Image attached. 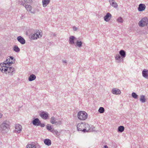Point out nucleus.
Listing matches in <instances>:
<instances>
[{"label":"nucleus","mask_w":148,"mask_h":148,"mask_svg":"<svg viewBox=\"0 0 148 148\" xmlns=\"http://www.w3.org/2000/svg\"><path fill=\"white\" fill-rule=\"evenodd\" d=\"M90 125L86 122L80 123L77 125V130L84 133L90 132Z\"/></svg>","instance_id":"1"},{"label":"nucleus","mask_w":148,"mask_h":148,"mask_svg":"<svg viewBox=\"0 0 148 148\" xmlns=\"http://www.w3.org/2000/svg\"><path fill=\"white\" fill-rule=\"evenodd\" d=\"M8 66H6L4 64H0V70L3 73H13L14 72L15 69L14 68L10 67Z\"/></svg>","instance_id":"2"},{"label":"nucleus","mask_w":148,"mask_h":148,"mask_svg":"<svg viewBox=\"0 0 148 148\" xmlns=\"http://www.w3.org/2000/svg\"><path fill=\"white\" fill-rule=\"evenodd\" d=\"M10 130L9 122L8 121L4 122L0 125V131L3 134L8 132Z\"/></svg>","instance_id":"3"},{"label":"nucleus","mask_w":148,"mask_h":148,"mask_svg":"<svg viewBox=\"0 0 148 148\" xmlns=\"http://www.w3.org/2000/svg\"><path fill=\"white\" fill-rule=\"evenodd\" d=\"M77 116L79 119L84 120L87 118L88 114L85 111H80L78 113Z\"/></svg>","instance_id":"4"},{"label":"nucleus","mask_w":148,"mask_h":148,"mask_svg":"<svg viewBox=\"0 0 148 148\" xmlns=\"http://www.w3.org/2000/svg\"><path fill=\"white\" fill-rule=\"evenodd\" d=\"M15 59L12 56H10L7 58L6 61H5L3 63L1 64H4L6 65V66H10L14 62Z\"/></svg>","instance_id":"5"},{"label":"nucleus","mask_w":148,"mask_h":148,"mask_svg":"<svg viewBox=\"0 0 148 148\" xmlns=\"http://www.w3.org/2000/svg\"><path fill=\"white\" fill-rule=\"evenodd\" d=\"M50 122L52 124H55L56 125H60L62 124L61 121L57 120L54 116L51 117Z\"/></svg>","instance_id":"6"},{"label":"nucleus","mask_w":148,"mask_h":148,"mask_svg":"<svg viewBox=\"0 0 148 148\" xmlns=\"http://www.w3.org/2000/svg\"><path fill=\"white\" fill-rule=\"evenodd\" d=\"M147 20V17H145L142 18L138 23V25L140 27H143L146 25V21Z\"/></svg>","instance_id":"7"},{"label":"nucleus","mask_w":148,"mask_h":148,"mask_svg":"<svg viewBox=\"0 0 148 148\" xmlns=\"http://www.w3.org/2000/svg\"><path fill=\"white\" fill-rule=\"evenodd\" d=\"M115 59L116 62L117 63L121 62H123V58H122L119 54H117L116 55L115 57Z\"/></svg>","instance_id":"8"},{"label":"nucleus","mask_w":148,"mask_h":148,"mask_svg":"<svg viewBox=\"0 0 148 148\" xmlns=\"http://www.w3.org/2000/svg\"><path fill=\"white\" fill-rule=\"evenodd\" d=\"M112 15L109 12L107 13L106 15L104 17V19L106 22H109L112 18Z\"/></svg>","instance_id":"9"},{"label":"nucleus","mask_w":148,"mask_h":148,"mask_svg":"<svg viewBox=\"0 0 148 148\" xmlns=\"http://www.w3.org/2000/svg\"><path fill=\"white\" fill-rule=\"evenodd\" d=\"M40 121L38 118L35 119L32 121V123L33 125L36 126H38L40 124Z\"/></svg>","instance_id":"10"},{"label":"nucleus","mask_w":148,"mask_h":148,"mask_svg":"<svg viewBox=\"0 0 148 148\" xmlns=\"http://www.w3.org/2000/svg\"><path fill=\"white\" fill-rule=\"evenodd\" d=\"M146 7V6L144 4L140 3L138 5V10L140 12L143 11L145 10Z\"/></svg>","instance_id":"11"},{"label":"nucleus","mask_w":148,"mask_h":148,"mask_svg":"<svg viewBox=\"0 0 148 148\" xmlns=\"http://www.w3.org/2000/svg\"><path fill=\"white\" fill-rule=\"evenodd\" d=\"M112 93L114 95H120L121 93L120 90L117 88H113L111 91Z\"/></svg>","instance_id":"12"},{"label":"nucleus","mask_w":148,"mask_h":148,"mask_svg":"<svg viewBox=\"0 0 148 148\" xmlns=\"http://www.w3.org/2000/svg\"><path fill=\"white\" fill-rule=\"evenodd\" d=\"M22 127L19 124L16 125L15 127V131L16 132L18 133H20L22 130Z\"/></svg>","instance_id":"13"},{"label":"nucleus","mask_w":148,"mask_h":148,"mask_svg":"<svg viewBox=\"0 0 148 148\" xmlns=\"http://www.w3.org/2000/svg\"><path fill=\"white\" fill-rule=\"evenodd\" d=\"M40 116L43 119H47L48 117V114L47 112H42L41 113Z\"/></svg>","instance_id":"14"},{"label":"nucleus","mask_w":148,"mask_h":148,"mask_svg":"<svg viewBox=\"0 0 148 148\" xmlns=\"http://www.w3.org/2000/svg\"><path fill=\"white\" fill-rule=\"evenodd\" d=\"M143 76L145 78L148 79V70L144 69L142 72Z\"/></svg>","instance_id":"15"},{"label":"nucleus","mask_w":148,"mask_h":148,"mask_svg":"<svg viewBox=\"0 0 148 148\" xmlns=\"http://www.w3.org/2000/svg\"><path fill=\"white\" fill-rule=\"evenodd\" d=\"M17 40L22 45H24L25 43V41L24 39L20 36L17 37Z\"/></svg>","instance_id":"16"},{"label":"nucleus","mask_w":148,"mask_h":148,"mask_svg":"<svg viewBox=\"0 0 148 148\" xmlns=\"http://www.w3.org/2000/svg\"><path fill=\"white\" fill-rule=\"evenodd\" d=\"M76 39L75 37L74 36H71L69 37V44L71 45H73L75 44L74 40Z\"/></svg>","instance_id":"17"},{"label":"nucleus","mask_w":148,"mask_h":148,"mask_svg":"<svg viewBox=\"0 0 148 148\" xmlns=\"http://www.w3.org/2000/svg\"><path fill=\"white\" fill-rule=\"evenodd\" d=\"M119 55L123 59L126 57V54L125 51L123 50H120L119 51Z\"/></svg>","instance_id":"18"},{"label":"nucleus","mask_w":148,"mask_h":148,"mask_svg":"<svg viewBox=\"0 0 148 148\" xmlns=\"http://www.w3.org/2000/svg\"><path fill=\"white\" fill-rule=\"evenodd\" d=\"M50 0H42V5L44 7H46L49 3Z\"/></svg>","instance_id":"19"},{"label":"nucleus","mask_w":148,"mask_h":148,"mask_svg":"<svg viewBox=\"0 0 148 148\" xmlns=\"http://www.w3.org/2000/svg\"><path fill=\"white\" fill-rule=\"evenodd\" d=\"M26 148H36V147L35 143H33L28 144L26 146Z\"/></svg>","instance_id":"20"},{"label":"nucleus","mask_w":148,"mask_h":148,"mask_svg":"<svg viewBox=\"0 0 148 148\" xmlns=\"http://www.w3.org/2000/svg\"><path fill=\"white\" fill-rule=\"evenodd\" d=\"M36 78V76L35 75L32 74L28 77V80L29 81H32L35 80Z\"/></svg>","instance_id":"21"},{"label":"nucleus","mask_w":148,"mask_h":148,"mask_svg":"<svg viewBox=\"0 0 148 148\" xmlns=\"http://www.w3.org/2000/svg\"><path fill=\"white\" fill-rule=\"evenodd\" d=\"M24 7L27 11H30L32 13H34L33 12L31 11V10L32 9V7L31 5H27L26 4L24 6Z\"/></svg>","instance_id":"22"},{"label":"nucleus","mask_w":148,"mask_h":148,"mask_svg":"<svg viewBox=\"0 0 148 148\" xmlns=\"http://www.w3.org/2000/svg\"><path fill=\"white\" fill-rule=\"evenodd\" d=\"M40 38V37H39V35L37 33V32L31 36V38L33 40L36 39L38 38Z\"/></svg>","instance_id":"23"},{"label":"nucleus","mask_w":148,"mask_h":148,"mask_svg":"<svg viewBox=\"0 0 148 148\" xmlns=\"http://www.w3.org/2000/svg\"><path fill=\"white\" fill-rule=\"evenodd\" d=\"M44 143L47 145L50 146L51 144V141L49 139H46L44 141Z\"/></svg>","instance_id":"24"},{"label":"nucleus","mask_w":148,"mask_h":148,"mask_svg":"<svg viewBox=\"0 0 148 148\" xmlns=\"http://www.w3.org/2000/svg\"><path fill=\"white\" fill-rule=\"evenodd\" d=\"M140 100L141 102L144 103L146 101V99L145 95H142L140 96Z\"/></svg>","instance_id":"25"},{"label":"nucleus","mask_w":148,"mask_h":148,"mask_svg":"<svg viewBox=\"0 0 148 148\" xmlns=\"http://www.w3.org/2000/svg\"><path fill=\"white\" fill-rule=\"evenodd\" d=\"M124 129L125 128L123 126H120L118 127L117 131L119 132L122 133L124 131Z\"/></svg>","instance_id":"26"},{"label":"nucleus","mask_w":148,"mask_h":148,"mask_svg":"<svg viewBox=\"0 0 148 148\" xmlns=\"http://www.w3.org/2000/svg\"><path fill=\"white\" fill-rule=\"evenodd\" d=\"M110 3L111 5L114 8H116L118 7V5L115 1Z\"/></svg>","instance_id":"27"},{"label":"nucleus","mask_w":148,"mask_h":148,"mask_svg":"<svg viewBox=\"0 0 148 148\" xmlns=\"http://www.w3.org/2000/svg\"><path fill=\"white\" fill-rule=\"evenodd\" d=\"M82 42L81 41L77 40L76 42V45L75 46L81 47L82 46Z\"/></svg>","instance_id":"28"},{"label":"nucleus","mask_w":148,"mask_h":148,"mask_svg":"<svg viewBox=\"0 0 148 148\" xmlns=\"http://www.w3.org/2000/svg\"><path fill=\"white\" fill-rule=\"evenodd\" d=\"M26 0H19V4L21 5H23L24 6L26 5Z\"/></svg>","instance_id":"29"},{"label":"nucleus","mask_w":148,"mask_h":148,"mask_svg":"<svg viewBox=\"0 0 148 148\" xmlns=\"http://www.w3.org/2000/svg\"><path fill=\"white\" fill-rule=\"evenodd\" d=\"M13 49L16 52H18L20 51L19 48L17 45H15L13 47Z\"/></svg>","instance_id":"30"},{"label":"nucleus","mask_w":148,"mask_h":148,"mask_svg":"<svg viewBox=\"0 0 148 148\" xmlns=\"http://www.w3.org/2000/svg\"><path fill=\"white\" fill-rule=\"evenodd\" d=\"M105 110L104 108L102 107H100L98 110V111L100 113H103L104 112Z\"/></svg>","instance_id":"31"},{"label":"nucleus","mask_w":148,"mask_h":148,"mask_svg":"<svg viewBox=\"0 0 148 148\" xmlns=\"http://www.w3.org/2000/svg\"><path fill=\"white\" fill-rule=\"evenodd\" d=\"M132 96L135 99H137L138 97V96L136 93L133 92L132 94Z\"/></svg>","instance_id":"32"},{"label":"nucleus","mask_w":148,"mask_h":148,"mask_svg":"<svg viewBox=\"0 0 148 148\" xmlns=\"http://www.w3.org/2000/svg\"><path fill=\"white\" fill-rule=\"evenodd\" d=\"M52 126L50 125L49 124H47V129L48 130L51 132V131L52 130Z\"/></svg>","instance_id":"33"},{"label":"nucleus","mask_w":148,"mask_h":148,"mask_svg":"<svg viewBox=\"0 0 148 148\" xmlns=\"http://www.w3.org/2000/svg\"><path fill=\"white\" fill-rule=\"evenodd\" d=\"M117 21L120 23H122L123 22V20L121 17H119L117 19Z\"/></svg>","instance_id":"34"},{"label":"nucleus","mask_w":148,"mask_h":148,"mask_svg":"<svg viewBox=\"0 0 148 148\" xmlns=\"http://www.w3.org/2000/svg\"><path fill=\"white\" fill-rule=\"evenodd\" d=\"M73 29L74 31H77L78 29V28L75 26L73 27Z\"/></svg>","instance_id":"35"},{"label":"nucleus","mask_w":148,"mask_h":148,"mask_svg":"<svg viewBox=\"0 0 148 148\" xmlns=\"http://www.w3.org/2000/svg\"><path fill=\"white\" fill-rule=\"evenodd\" d=\"M62 62L63 64H66L67 63V61L66 60H62Z\"/></svg>","instance_id":"36"},{"label":"nucleus","mask_w":148,"mask_h":148,"mask_svg":"<svg viewBox=\"0 0 148 148\" xmlns=\"http://www.w3.org/2000/svg\"><path fill=\"white\" fill-rule=\"evenodd\" d=\"M37 32V33L39 35V36H40V37H42V33L41 32Z\"/></svg>","instance_id":"37"},{"label":"nucleus","mask_w":148,"mask_h":148,"mask_svg":"<svg viewBox=\"0 0 148 148\" xmlns=\"http://www.w3.org/2000/svg\"><path fill=\"white\" fill-rule=\"evenodd\" d=\"M26 4H27V3H31L32 1V0H26Z\"/></svg>","instance_id":"38"},{"label":"nucleus","mask_w":148,"mask_h":148,"mask_svg":"<svg viewBox=\"0 0 148 148\" xmlns=\"http://www.w3.org/2000/svg\"><path fill=\"white\" fill-rule=\"evenodd\" d=\"M39 126H40L41 127H43L45 126V125L44 123H41L40 122V124Z\"/></svg>","instance_id":"39"},{"label":"nucleus","mask_w":148,"mask_h":148,"mask_svg":"<svg viewBox=\"0 0 148 148\" xmlns=\"http://www.w3.org/2000/svg\"><path fill=\"white\" fill-rule=\"evenodd\" d=\"M146 25L147 26V28L148 29V18L147 17V21H146Z\"/></svg>","instance_id":"40"},{"label":"nucleus","mask_w":148,"mask_h":148,"mask_svg":"<svg viewBox=\"0 0 148 148\" xmlns=\"http://www.w3.org/2000/svg\"><path fill=\"white\" fill-rule=\"evenodd\" d=\"M56 130H55L54 129H53L51 131V132L53 133H54L56 132Z\"/></svg>","instance_id":"41"},{"label":"nucleus","mask_w":148,"mask_h":148,"mask_svg":"<svg viewBox=\"0 0 148 148\" xmlns=\"http://www.w3.org/2000/svg\"><path fill=\"white\" fill-rule=\"evenodd\" d=\"M56 135L57 136H58L59 135V133L58 131H56V132L55 133Z\"/></svg>","instance_id":"42"},{"label":"nucleus","mask_w":148,"mask_h":148,"mask_svg":"<svg viewBox=\"0 0 148 148\" xmlns=\"http://www.w3.org/2000/svg\"><path fill=\"white\" fill-rule=\"evenodd\" d=\"M114 1L115 0H109V3H110Z\"/></svg>","instance_id":"43"},{"label":"nucleus","mask_w":148,"mask_h":148,"mask_svg":"<svg viewBox=\"0 0 148 148\" xmlns=\"http://www.w3.org/2000/svg\"><path fill=\"white\" fill-rule=\"evenodd\" d=\"M103 148H108V147L107 145H105L104 146Z\"/></svg>","instance_id":"44"},{"label":"nucleus","mask_w":148,"mask_h":148,"mask_svg":"<svg viewBox=\"0 0 148 148\" xmlns=\"http://www.w3.org/2000/svg\"><path fill=\"white\" fill-rule=\"evenodd\" d=\"M2 114L0 113V118H1L2 116Z\"/></svg>","instance_id":"45"},{"label":"nucleus","mask_w":148,"mask_h":148,"mask_svg":"<svg viewBox=\"0 0 148 148\" xmlns=\"http://www.w3.org/2000/svg\"><path fill=\"white\" fill-rule=\"evenodd\" d=\"M53 35H54V36H56V34H54Z\"/></svg>","instance_id":"46"}]
</instances>
